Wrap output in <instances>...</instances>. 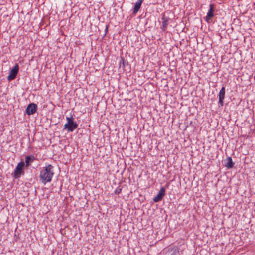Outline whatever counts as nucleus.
Wrapping results in <instances>:
<instances>
[{
    "label": "nucleus",
    "instance_id": "1a4fd4ad",
    "mask_svg": "<svg viewBox=\"0 0 255 255\" xmlns=\"http://www.w3.org/2000/svg\"><path fill=\"white\" fill-rule=\"evenodd\" d=\"M143 1V0H137L135 3L134 7L133 9L132 13L135 14L137 13L141 7V5Z\"/></svg>",
    "mask_w": 255,
    "mask_h": 255
},
{
    "label": "nucleus",
    "instance_id": "6e6552de",
    "mask_svg": "<svg viewBox=\"0 0 255 255\" xmlns=\"http://www.w3.org/2000/svg\"><path fill=\"white\" fill-rule=\"evenodd\" d=\"M165 190L163 187L161 188L159 193L158 194L155 196L154 199L153 201L155 202H157L160 200H161L165 195Z\"/></svg>",
    "mask_w": 255,
    "mask_h": 255
},
{
    "label": "nucleus",
    "instance_id": "0eeeda50",
    "mask_svg": "<svg viewBox=\"0 0 255 255\" xmlns=\"http://www.w3.org/2000/svg\"><path fill=\"white\" fill-rule=\"evenodd\" d=\"M225 88L223 86L221 89L220 90L219 93V102L218 104L220 106H223V100L225 98Z\"/></svg>",
    "mask_w": 255,
    "mask_h": 255
},
{
    "label": "nucleus",
    "instance_id": "9b49d317",
    "mask_svg": "<svg viewBox=\"0 0 255 255\" xmlns=\"http://www.w3.org/2000/svg\"><path fill=\"white\" fill-rule=\"evenodd\" d=\"M35 160V157L34 155L27 156L25 158V166L28 167L30 164Z\"/></svg>",
    "mask_w": 255,
    "mask_h": 255
},
{
    "label": "nucleus",
    "instance_id": "39448f33",
    "mask_svg": "<svg viewBox=\"0 0 255 255\" xmlns=\"http://www.w3.org/2000/svg\"><path fill=\"white\" fill-rule=\"evenodd\" d=\"M19 65L16 64L13 68L10 70L9 75L7 77V79L9 81H11L16 78V76L18 72Z\"/></svg>",
    "mask_w": 255,
    "mask_h": 255
},
{
    "label": "nucleus",
    "instance_id": "ddd939ff",
    "mask_svg": "<svg viewBox=\"0 0 255 255\" xmlns=\"http://www.w3.org/2000/svg\"><path fill=\"white\" fill-rule=\"evenodd\" d=\"M122 191V188L120 187V186H119L118 187H117L115 191V193L116 194H119Z\"/></svg>",
    "mask_w": 255,
    "mask_h": 255
},
{
    "label": "nucleus",
    "instance_id": "4468645a",
    "mask_svg": "<svg viewBox=\"0 0 255 255\" xmlns=\"http://www.w3.org/2000/svg\"><path fill=\"white\" fill-rule=\"evenodd\" d=\"M121 60H122L124 62V59L122 57L121 58Z\"/></svg>",
    "mask_w": 255,
    "mask_h": 255
},
{
    "label": "nucleus",
    "instance_id": "7ed1b4c3",
    "mask_svg": "<svg viewBox=\"0 0 255 255\" xmlns=\"http://www.w3.org/2000/svg\"><path fill=\"white\" fill-rule=\"evenodd\" d=\"M25 163L23 161L20 162L16 167L14 172V177L15 178H19L21 175H23V171Z\"/></svg>",
    "mask_w": 255,
    "mask_h": 255
},
{
    "label": "nucleus",
    "instance_id": "423d86ee",
    "mask_svg": "<svg viewBox=\"0 0 255 255\" xmlns=\"http://www.w3.org/2000/svg\"><path fill=\"white\" fill-rule=\"evenodd\" d=\"M37 109V106L36 104L30 103L29 104L26 109V114L28 115H31L34 114Z\"/></svg>",
    "mask_w": 255,
    "mask_h": 255
},
{
    "label": "nucleus",
    "instance_id": "f257e3e1",
    "mask_svg": "<svg viewBox=\"0 0 255 255\" xmlns=\"http://www.w3.org/2000/svg\"><path fill=\"white\" fill-rule=\"evenodd\" d=\"M53 168L54 167L52 165L48 164L41 170L39 179L43 184L45 185L47 183L51 182L54 175Z\"/></svg>",
    "mask_w": 255,
    "mask_h": 255
},
{
    "label": "nucleus",
    "instance_id": "20e7f679",
    "mask_svg": "<svg viewBox=\"0 0 255 255\" xmlns=\"http://www.w3.org/2000/svg\"><path fill=\"white\" fill-rule=\"evenodd\" d=\"M215 6L214 4L209 5V9L207 13V15L204 17V20L208 23L210 22L211 19L214 16Z\"/></svg>",
    "mask_w": 255,
    "mask_h": 255
},
{
    "label": "nucleus",
    "instance_id": "9d476101",
    "mask_svg": "<svg viewBox=\"0 0 255 255\" xmlns=\"http://www.w3.org/2000/svg\"><path fill=\"white\" fill-rule=\"evenodd\" d=\"M169 18L166 17L164 15L162 17V26L161 28L162 30L165 31L167 29V25L168 24Z\"/></svg>",
    "mask_w": 255,
    "mask_h": 255
},
{
    "label": "nucleus",
    "instance_id": "f03ea898",
    "mask_svg": "<svg viewBox=\"0 0 255 255\" xmlns=\"http://www.w3.org/2000/svg\"><path fill=\"white\" fill-rule=\"evenodd\" d=\"M67 122L64 126V129H67L68 132H73L78 127V124L74 121L72 115L70 117H66Z\"/></svg>",
    "mask_w": 255,
    "mask_h": 255
},
{
    "label": "nucleus",
    "instance_id": "f8f14e48",
    "mask_svg": "<svg viewBox=\"0 0 255 255\" xmlns=\"http://www.w3.org/2000/svg\"><path fill=\"white\" fill-rule=\"evenodd\" d=\"M226 160L227 162L225 163V166L228 169L232 168L234 165L232 158L228 157Z\"/></svg>",
    "mask_w": 255,
    "mask_h": 255
}]
</instances>
